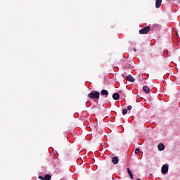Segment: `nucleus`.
<instances>
[{
    "label": "nucleus",
    "mask_w": 180,
    "mask_h": 180,
    "mask_svg": "<svg viewBox=\"0 0 180 180\" xmlns=\"http://www.w3.org/2000/svg\"><path fill=\"white\" fill-rule=\"evenodd\" d=\"M122 115H127V109H123L122 110Z\"/></svg>",
    "instance_id": "ddd939ff"
},
{
    "label": "nucleus",
    "mask_w": 180,
    "mask_h": 180,
    "mask_svg": "<svg viewBox=\"0 0 180 180\" xmlns=\"http://www.w3.org/2000/svg\"><path fill=\"white\" fill-rule=\"evenodd\" d=\"M112 163H114L115 165L118 164L119 162V158H117V157H113L112 159Z\"/></svg>",
    "instance_id": "9d476101"
},
{
    "label": "nucleus",
    "mask_w": 180,
    "mask_h": 180,
    "mask_svg": "<svg viewBox=\"0 0 180 180\" xmlns=\"http://www.w3.org/2000/svg\"><path fill=\"white\" fill-rule=\"evenodd\" d=\"M39 179L44 180V177L42 176H39Z\"/></svg>",
    "instance_id": "dca6fc26"
},
{
    "label": "nucleus",
    "mask_w": 180,
    "mask_h": 180,
    "mask_svg": "<svg viewBox=\"0 0 180 180\" xmlns=\"http://www.w3.org/2000/svg\"><path fill=\"white\" fill-rule=\"evenodd\" d=\"M127 80H128L129 82H134V81H136V79L131 77V75L127 77Z\"/></svg>",
    "instance_id": "0eeeda50"
},
{
    "label": "nucleus",
    "mask_w": 180,
    "mask_h": 180,
    "mask_svg": "<svg viewBox=\"0 0 180 180\" xmlns=\"http://www.w3.org/2000/svg\"><path fill=\"white\" fill-rule=\"evenodd\" d=\"M112 179H115L113 177H112Z\"/></svg>",
    "instance_id": "6ab92c4d"
},
{
    "label": "nucleus",
    "mask_w": 180,
    "mask_h": 180,
    "mask_svg": "<svg viewBox=\"0 0 180 180\" xmlns=\"http://www.w3.org/2000/svg\"><path fill=\"white\" fill-rule=\"evenodd\" d=\"M148 158H150V155L147 154L146 155V159L148 160Z\"/></svg>",
    "instance_id": "f3484780"
},
{
    "label": "nucleus",
    "mask_w": 180,
    "mask_h": 180,
    "mask_svg": "<svg viewBox=\"0 0 180 180\" xmlns=\"http://www.w3.org/2000/svg\"><path fill=\"white\" fill-rule=\"evenodd\" d=\"M151 30V27L146 26L139 30L140 34H148V33Z\"/></svg>",
    "instance_id": "f03ea898"
},
{
    "label": "nucleus",
    "mask_w": 180,
    "mask_h": 180,
    "mask_svg": "<svg viewBox=\"0 0 180 180\" xmlns=\"http://www.w3.org/2000/svg\"><path fill=\"white\" fill-rule=\"evenodd\" d=\"M143 90L146 93V94H150V87L145 86L143 88Z\"/></svg>",
    "instance_id": "9b49d317"
},
{
    "label": "nucleus",
    "mask_w": 180,
    "mask_h": 180,
    "mask_svg": "<svg viewBox=\"0 0 180 180\" xmlns=\"http://www.w3.org/2000/svg\"><path fill=\"white\" fill-rule=\"evenodd\" d=\"M50 179H51V175L46 174L44 176V180H50Z\"/></svg>",
    "instance_id": "f8f14e48"
},
{
    "label": "nucleus",
    "mask_w": 180,
    "mask_h": 180,
    "mask_svg": "<svg viewBox=\"0 0 180 180\" xmlns=\"http://www.w3.org/2000/svg\"><path fill=\"white\" fill-rule=\"evenodd\" d=\"M101 94L104 96H108V95H109V91H108V90H105V89H103L101 91Z\"/></svg>",
    "instance_id": "6e6552de"
},
{
    "label": "nucleus",
    "mask_w": 180,
    "mask_h": 180,
    "mask_svg": "<svg viewBox=\"0 0 180 180\" xmlns=\"http://www.w3.org/2000/svg\"><path fill=\"white\" fill-rule=\"evenodd\" d=\"M133 50H134V51H135V53H136V51H137V49H136V48H134Z\"/></svg>",
    "instance_id": "a211bd4d"
},
{
    "label": "nucleus",
    "mask_w": 180,
    "mask_h": 180,
    "mask_svg": "<svg viewBox=\"0 0 180 180\" xmlns=\"http://www.w3.org/2000/svg\"><path fill=\"white\" fill-rule=\"evenodd\" d=\"M127 171L128 174L129 175L130 178L131 179H134V177L133 176V173L131 172V170H130V168H127Z\"/></svg>",
    "instance_id": "1a4fd4ad"
},
{
    "label": "nucleus",
    "mask_w": 180,
    "mask_h": 180,
    "mask_svg": "<svg viewBox=\"0 0 180 180\" xmlns=\"http://www.w3.org/2000/svg\"><path fill=\"white\" fill-rule=\"evenodd\" d=\"M139 153H140V148H136V150H135V154H139Z\"/></svg>",
    "instance_id": "4468645a"
},
{
    "label": "nucleus",
    "mask_w": 180,
    "mask_h": 180,
    "mask_svg": "<svg viewBox=\"0 0 180 180\" xmlns=\"http://www.w3.org/2000/svg\"><path fill=\"white\" fill-rule=\"evenodd\" d=\"M158 148L159 151H164L165 149V146H164V143H159L158 146Z\"/></svg>",
    "instance_id": "20e7f679"
},
{
    "label": "nucleus",
    "mask_w": 180,
    "mask_h": 180,
    "mask_svg": "<svg viewBox=\"0 0 180 180\" xmlns=\"http://www.w3.org/2000/svg\"><path fill=\"white\" fill-rule=\"evenodd\" d=\"M162 174H167L168 172V165H164L161 169Z\"/></svg>",
    "instance_id": "7ed1b4c3"
},
{
    "label": "nucleus",
    "mask_w": 180,
    "mask_h": 180,
    "mask_svg": "<svg viewBox=\"0 0 180 180\" xmlns=\"http://www.w3.org/2000/svg\"><path fill=\"white\" fill-rule=\"evenodd\" d=\"M100 96L101 94L99 93V91H92L88 95L90 99H99Z\"/></svg>",
    "instance_id": "f257e3e1"
},
{
    "label": "nucleus",
    "mask_w": 180,
    "mask_h": 180,
    "mask_svg": "<svg viewBox=\"0 0 180 180\" xmlns=\"http://www.w3.org/2000/svg\"><path fill=\"white\" fill-rule=\"evenodd\" d=\"M132 108L131 105H129L127 110H131Z\"/></svg>",
    "instance_id": "2eb2a0df"
},
{
    "label": "nucleus",
    "mask_w": 180,
    "mask_h": 180,
    "mask_svg": "<svg viewBox=\"0 0 180 180\" xmlns=\"http://www.w3.org/2000/svg\"><path fill=\"white\" fill-rule=\"evenodd\" d=\"M60 180H64V179H61Z\"/></svg>",
    "instance_id": "aec40b11"
},
{
    "label": "nucleus",
    "mask_w": 180,
    "mask_h": 180,
    "mask_svg": "<svg viewBox=\"0 0 180 180\" xmlns=\"http://www.w3.org/2000/svg\"><path fill=\"white\" fill-rule=\"evenodd\" d=\"M161 4H162V0H156L155 7L157 9H158V8H161Z\"/></svg>",
    "instance_id": "39448f33"
},
{
    "label": "nucleus",
    "mask_w": 180,
    "mask_h": 180,
    "mask_svg": "<svg viewBox=\"0 0 180 180\" xmlns=\"http://www.w3.org/2000/svg\"><path fill=\"white\" fill-rule=\"evenodd\" d=\"M120 98V95H119V93H115L112 95V98L114 99V101H119Z\"/></svg>",
    "instance_id": "423d86ee"
}]
</instances>
